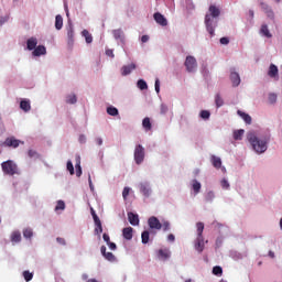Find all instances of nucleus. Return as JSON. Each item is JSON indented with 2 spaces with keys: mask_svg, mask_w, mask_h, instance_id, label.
I'll use <instances>...</instances> for the list:
<instances>
[{
  "mask_svg": "<svg viewBox=\"0 0 282 282\" xmlns=\"http://www.w3.org/2000/svg\"><path fill=\"white\" fill-rule=\"evenodd\" d=\"M247 140L251 145L252 151H254L257 155H262V153L268 151V145L270 144V140H272V134L269 130H265L260 134L248 132Z\"/></svg>",
  "mask_w": 282,
  "mask_h": 282,
  "instance_id": "f257e3e1",
  "label": "nucleus"
},
{
  "mask_svg": "<svg viewBox=\"0 0 282 282\" xmlns=\"http://www.w3.org/2000/svg\"><path fill=\"white\" fill-rule=\"evenodd\" d=\"M219 17H221V9L215 4L209 6L205 14V28L212 37L215 36V30L219 25Z\"/></svg>",
  "mask_w": 282,
  "mask_h": 282,
  "instance_id": "f03ea898",
  "label": "nucleus"
},
{
  "mask_svg": "<svg viewBox=\"0 0 282 282\" xmlns=\"http://www.w3.org/2000/svg\"><path fill=\"white\" fill-rule=\"evenodd\" d=\"M65 30L67 45L72 50V47H74V43H76V30L74 29V22H72V19H68Z\"/></svg>",
  "mask_w": 282,
  "mask_h": 282,
  "instance_id": "7ed1b4c3",
  "label": "nucleus"
},
{
  "mask_svg": "<svg viewBox=\"0 0 282 282\" xmlns=\"http://www.w3.org/2000/svg\"><path fill=\"white\" fill-rule=\"evenodd\" d=\"M1 169L4 175H17L19 173V167L17 163L12 160H8L1 163Z\"/></svg>",
  "mask_w": 282,
  "mask_h": 282,
  "instance_id": "20e7f679",
  "label": "nucleus"
},
{
  "mask_svg": "<svg viewBox=\"0 0 282 282\" xmlns=\"http://www.w3.org/2000/svg\"><path fill=\"white\" fill-rule=\"evenodd\" d=\"M137 188L139 189V193L143 195V197L149 198L153 194V189L151 188V183L149 181L140 182L137 185Z\"/></svg>",
  "mask_w": 282,
  "mask_h": 282,
  "instance_id": "39448f33",
  "label": "nucleus"
},
{
  "mask_svg": "<svg viewBox=\"0 0 282 282\" xmlns=\"http://www.w3.org/2000/svg\"><path fill=\"white\" fill-rule=\"evenodd\" d=\"M147 153L144 151V147H142V144H137L134 148V162L135 164H138V166H140V164H142V162H144V158H145Z\"/></svg>",
  "mask_w": 282,
  "mask_h": 282,
  "instance_id": "423d86ee",
  "label": "nucleus"
},
{
  "mask_svg": "<svg viewBox=\"0 0 282 282\" xmlns=\"http://www.w3.org/2000/svg\"><path fill=\"white\" fill-rule=\"evenodd\" d=\"M184 65L188 74H195V72H197V59L195 58V56L193 55L187 56L185 58Z\"/></svg>",
  "mask_w": 282,
  "mask_h": 282,
  "instance_id": "0eeeda50",
  "label": "nucleus"
},
{
  "mask_svg": "<svg viewBox=\"0 0 282 282\" xmlns=\"http://www.w3.org/2000/svg\"><path fill=\"white\" fill-rule=\"evenodd\" d=\"M112 36L115 41H117L118 45H121V47H124L127 41L124 37V31H122V29L112 30Z\"/></svg>",
  "mask_w": 282,
  "mask_h": 282,
  "instance_id": "6e6552de",
  "label": "nucleus"
},
{
  "mask_svg": "<svg viewBox=\"0 0 282 282\" xmlns=\"http://www.w3.org/2000/svg\"><path fill=\"white\" fill-rule=\"evenodd\" d=\"M148 225L151 230H162V223L155 216H151L148 219Z\"/></svg>",
  "mask_w": 282,
  "mask_h": 282,
  "instance_id": "1a4fd4ad",
  "label": "nucleus"
},
{
  "mask_svg": "<svg viewBox=\"0 0 282 282\" xmlns=\"http://www.w3.org/2000/svg\"><path fill=\"white\" fill-rule=\"evenodd\" d=\"M206 247V242L204 241V237L197 236L194 240V249L198 254H202L204 252V248Z\"/></svg>",
  "mask_w": 282,
  "mask_h": 282,
  "instance_id": "9d476101",
  "label": "nucleus"
},
{
  "mask_svg": "<svg viewBox=\"0 0 282 282\" xmlns=\"http://www.w3.org/2000/svg\"><path fill=\"white\" fill-rule=\"evenodd\" d=\"M229 78L232 87H239V85H241V76H239V73H237L235 68H230Z\"/></svg>",
  "mask_w": 282,
  "mask_h": 282,
  "instance_id": "9b49d317",
  "label": "nucleus"
},
{
  "mask_svg": "<svg viewBox=\"0 0 282 282\" xmlns=\"http://www.w3.org/2000/svg\"><path fill=\"white\" fill-rule=\"evenodd\" d=\"M153 19L155 23H158V25H161V28H166V25H169V20L166 19V17H164V14L160 12H155L153 14Z\"/></svg>",
  "mask_w": 282,
  "mask_h": 282,
  "instance_id": "f8f14e48",
  "label": "nucleus"
},
{
  "mask_svg": "<svg viewBox=\"0 0 282 282\" xmlns=\"http://www.w3.org/2000/svg\"><path fill=\"white\" fill-rule=\"evenodd\" d=\"M156 257L160 261H169V259H171V249H159Z\"/></svg>",
  "mask_w": 282,
  "mask_h": 282,
  "instance_id": "ddd939ff",
  "label": "nucleus"
},
{
  "mask_svg": "<svg viewBox=\"0 0 282 282\" xmlns=\"http://www.w3.org/2000/svg\"><path fill=\"white\" fill-rule=\"evenodd\" d=\"M151 235L155 236V231H149V230H143L141 234V243L143 246H147L150 241L153 242V237L151 238Z\"/></svg>",
  "mask_w": 282,
  "mask_h": 282,
  "instance_id": "4468645a",
  "label": "nucleus"
},
{
  "mask_svg": "<svg viewBox=\"0 0 282 282\" xmlns=\"http://www.w3.org/2000/svg\"><path fill=\"white\" fill-rule=\"evenodd\" d=\"M137 67L138 65H135V63L123 65L121 67V76H129Z\"/></svg>",
  "mask_w": 282,
  "mask_h": 282,
  "instance_id": "2eb2a0df",
  "label": "nucleus"
},
{
  "mask_svg": "<svg viewBox=\"0 0 282 282\" xmlns=\"http://www.w3.org/2000/svg\"><path fill=\"white\" fill-rule=\"evenodd\" d=\"M37 45H39V39L32 36L26 40V50H29V52H33L34 50H36Z\"/></svg>",
  "mask_w": 282,
  "mask_h": 282,
  "instance_id": "dca6fc26",
  "label": "nucleus"
},
{
  "mask_svg": "<svg viewBox=\"0 0 282 282\" xmlns=\"http://www.w3.org/2000/svg\"><path fill=\"white\" fill-rule=\"evenodd\" d=\"M45 54H47V48L44 45L36 46L32 52V56L34 57L45 56Z\"/></svg>",
  "mask_w": 282,
  "mask_h": 282,
  "instance_id": "f3484780",
  "label": "nucleus"
},
{
  "mask_svg": "<svg viewBox=\"0 0 282 282\" xmlns=\"http://www.w3.org/2000/svg\"><path fill=\"white\" fill-rule=\"evenodd\" d=\"M128 221L131 226H140V217L138 214H133V212L128 213Z\"/></svg>",
  "mask_w": 282,
  "mask_h": 282,
  "instance_id": "a211bd4d",
  "label": "nucleus"
},
{
  "mask_svg": "<svg viewBox=\"0 0 282 282\" xmlns=\"http://www.w3.org/2000/svg\"><path fill=\"white\" fill-rule=\"evenodd\" d=\"M20 109H22V111H24V113L30 112L31 109H32V105L30 104V99H22L20 101Z\"/></svg>",
  "mask_w": 282,
  "mask_h": 282,
  "instance_id": "6ab92c4d",
  "label": "nucleus"
},
{
  "mask_svg": "<svg viewBox=\"0 0 282 282\" xmlns=\"http://www.w3.org/2000/svg\"><path fill=\"white\" fill-rule=\"evenodd\" d=\"M19 144H21V141L14 138H7L4 141V147H12V149H18Z\"/></svg>",
  "mask_w": 282,
  "mask_h": 282,
  "instance_id": "aec40b11",
  "label": "nucleus"
},
{
  "mask_svg": "<svg viewBox=\"0 0 282 282\" xmlns=\"http://www.w3.org/2000/svg\"><path fill=\"white\" fill-rule=\"evenodd\" d=\"M122 237L126 239V241H131V239H133V229L131 227L123 228Z\"/></svg>",
  "mask_w": 282,
  "mask_h": 282,
  "instance_id": "412c9836",
  "label": "nucleus"
},
{
  "mask_svg": "<svg viewBox=\"0 0 282 282\" xmlns=\"http://www.w3.org/2000/svg\"><path fill=\"white\" fill-rule=\"evenodd\" d=\"M229 257H230V259H234V261H239L241 259H245V257H247V254L246 253H241V252H239L237 250H231L229 252Z\"/></svg>",
  "mask_w": 282,
  "mask_h": 282,
  "instance_id": "4be33fe9",
  "label": "nucleus"
},
{
  "mask_svg": "<svg viewBox=\"0 0 282 282\" xmlns=\"http://www.w3.org/2000/svg\"><path fill=\"white\" fill-rule=\"evenodd\" d=\"M260 6L269 19H274V11H272L270 6H268L265 2L260 3Z\"/></svg>",
  "mask_w": 282,
  "mask_h": 282,
  "instance_id": "5701e85b",
  "label": "nucleus"
},
{
  "mask_svg": "<svg viewBox=\"0 0 282 282\" xmlns=\"http://www.w3.org/2000/svg\"><path fill=\"white\" fill-rule=\"evenodd\" d=\"M192 191L194 192V195H199V193H202V183L196 178L192 181Z\"/></svg>",
  "mask_w": 282,
  "mask_h": 282,
  "instance_id": "b1692460",
  "label": "nucleus"
},
{
  "mask_svg": "<svg viewBox=\"0 0 282 282\" xmlns=\"http://www.w3.org/2000/svg\"><path fill=\"white\" fill-rule=\"evenodd\" d=\"M82 36L85 39L87 45L94 43V36L91 35V33H89L87 29L82 31Z\"/></svg>",
  "mask_w": 282,
  "mask_h": 282,
  "instance_id": "393cba45",
  "label": "nucleus"
},
{
  "mask_svg": "<svg viewBox=\"0 0 282 282\" xmlns=\"http://www.w3.org/2000/svg\"><path fill=\"white\" fill-rule=\"evenodd\" d=\"M210 162H212L214 169H221V158L213 154L210 156Z\"/></svg>",
  "mask_w": 282,
  "mask_h": 282,
  "instance_id": "a878e982",
  "label": "nucleus"
},
{
  "mask_svg": "<svg viewBox=\"0 0 282 282\" xmlns=\"http://www.w3.org/2000/svg\"><path fill=\"white\" fill-rule=\"evenodd\" d=\"M204 199L207 204H213V202H215V192L214 191H207L204 194Z\"/></svg>",
  "mask_w": 282,
  "mask_h": 282,
  "instance_id": "bb28decb",
  "label": "nucleus"
},
{
  "mask_svg": "<svg viewBox=\"0 0 282 282\" xmlns=\"http://www.w3.org/2000/svg\"><path fill=\"white\" fill-rule=\"evenodd\" d=\"M237 113H238V116H240V118L243 119V122H246V124H252V117H250V115H248L241 110H238Z\"/></svg>",
  "mask_w": 282,
  "mask_h": 282,
  "instance_id": "cd10ccee",
  "label": "nucleus"
},
{
  "mask_svg": "<svg viewBox=\"0 0 282 282\" xmlns=\"http://www.w3.org/2000/svg\"><path fill=\"white\" fill-rule=\"evenodd\" d=\"M268 75L270 76V78H276V76H279V67H276V65L274 64H271Z\"/></svg>",
  "mask_w": 282,
  "mask_h": 282,
  "instance_id": "c85d7f7f",
  "label": "nucleus"
},
{
  "mask_svg": "<svg viewBox=\"0 0 282 282\" xmlns=\"http://www.w3.org/2000/svg\"><path fill=\"white\" fill-rule=\"evenodd\" d=\"M260 34L265 36V39H272V33H270V29H268V24H263L260 29Z\"/></svg>",
  "mask_w": 282,
  "mask_h": 282,
  "instance_id": "c756f323",
  "label": "nucleus"
},
{
  "mask_svg": "<svg viewBox=\"0 0 282 282\" xmlns=\"http://www.w3.org/2000/svg\"><path fill=\"white\" fill-rule=\"evenodd\" d=\"M142 127L145 131H151V129H153V126L151 124V119L149 117H145L142 120Z\"/></svg>",
  "mask_w": 282,
  "mask_h": 282,
  "instance_id": "7c9ffc66",
  "label": "nucleus"
},
{
  "mask_svg": "<svg viewBox=\"0 0 282 282\" xmlns=\"http://www.w3.org/2000/svg\"><path fill=\"white\" fill-rule=\"evenodd\" d=\"M12 243H21V231H13L11 234Z\"/></svg>",
  "mask_w": 282,
  "mask_h": 282,
  "instance_id": "2f4dec72",
  "label": "nucleus"
},
{
  "mask_svg": "<svg viewBox=\"0 0 282 282\" xmlns=\"http://www.w3.org/2000/svg\"><path fill=\"white\" fill-rule=\"evenodd\" d=\"M55 29L63 30V15H61V14H57L55 17Z\"/></svg>",
  "mask_w": 282,
  "mask_h": 282,
  "instance_id": "473e14b6",
  "label": "nucleus"
},
{
  "mask_svg": "<svg viewBox=\"0 0 282 282\" xmlns=\"http://www.w3.org/2000/svg\"><path fill=\"white\" fill-rule=\"evenodd\" d=\"M245 129H239L234 131V140H243Z\"/></svg>",
  "mask_w": 282,
  "mask_h": 282,
  "instance_id": "72a5a7b5",
  "label": "nucleus"
},
{
  "mask_svg": "<svg viewBox=\"0 0 282 282\" xmlns=\"http://www.w3.org/2000/svg\"><path fill=\"white\" fill-rule=\"evenodd\" d=\"M95 235L99 237L102 235V221L100 220L95 221Z\"/></svg>",
  "mask_w": 282,
  "mask_h": 282,
  "instance_id": "f704fd0d",
  "label": "nucleus"
},
{
  "mask_svg": "<svg viewBox=\"0 0 282 282\" xmlns=\"http://www.w3.org/2000/svg\"><path fill=\"white\" fill-rule=\"evenodd\" d=\"M137 87L138 89H140L141 91H144V89H149V85L147 84V80L144 79H139L137 82Z\"/></svg>",
  "mask_w": 282,
  "mask_h": 282,
  "instance_id": "c9c22d12",
  "label": "nucleus"
},
{
  "mask_svg": "<svg viewBox=\"0 0 282 282\" xmlns=\"http://www.w3.org/2000/svg\"><path fill=\"white\" fill-rule=\"evenodd\" d=\"M66 102H67V105H76V102H78V98L76 97L75 94L67 95Z\"/></svg>",
  "mask_w": 282,
  "mask_h": 282,
  "instance_id": "e433bc0d",
  "label": "nucleus"
},
{
  "mask_svg": "<svg viewBox=\"0 0 282 282\" xmlns=\"http://www.w3.org/2000/svg\"><path fill=\"white\" fill-rule=\"evenodd\" d=\"M107 113H108V116H113V117H116V116H119V115H120V111L118 110V108H116V107H113V106H109V107L107 108Z\"/></svg>",
  "mask_w": 282,
  "mask_h": 282,
  "instance_id": "4c0bfd02",
  "label": "nucleus"
},
{
  "mask_svg": "<svg viewBox=\"0 0 282 282\" xmlns=\"http://www.w3.org/2000/svg\"><path fill=\"white\" fill-rule=\"evenodd\" d=\"M22 232L24 239H32V237H34V231L32 230V228H25Z\"/></svg>",
  "mask_w": 282,
  "mask_h": 282,
  "instance_id": "58836bf2",
  "label": "nucleus"
},
{
  "mask_svg": "<svg viewBox=\"0 0 282 282\" xmlns=\"http://www.w3.org/2000/svg\"><path fill=\"white\" fill-rule=\"evenodd\" d=\"M196 232H197V237H204V223L199 221L196 224Z\"/></svg>",
  "mask_w": 282,
  "mask_h": 282,
  "instance_id": "ea45409f",
  "label": "nucleus"
},
{
  "mask_svg": "<svg viewBox=\"0 0 282 282\" xmlns=\"http://www.w3.org/2000/svg\"><path fill=\"white\" fill-rule=\"evenodd\" d=\"M215 105L217 109H219V107H224V99L221 98V95L217 94L215 96Z\"/></svg>",
  "mask_w": 282,
  "mask_h": 282,
  "instance_id": "a19ab883",
  "label": "nucleus"
},
{
  "mask_svg": "<svg viewBox=\"0 0 282 282\" xmlns=\"http://www.w3.org/2000/svg\"><path fill=\"white\" fill-rule=\"evenodd\" d=\"M104 258L106 259V261H109L110 263H116L117 259L116 256L111 252H107Z\"/></svg>",
  "mask_w": 282,
  "mask_h": 282,
  "instance_id": "79ce46f5",
  "label": "nucleus"
},
{
  "mask_svg": "<svg viewBox=\"0 0 282 282\" xmlns=\"http://www.w3.org/2000/svg\"><path fill=\"white\" fill-rule=\"evenodd\" d=\"M213 274H215V276H221L224 269L220 265H216L213 268Z\"/></svg>",
  "mask_w": 282,
  "mask_h": 282,
  "instance_id": "37998d69",
  "label": "nucleus"
},
{
  "mask_svg": "<svg viewBox=\"0 0 282 282\" xmlns=\"http://www.w3.org/2000/svg\"><path fill=\"white\" fill-rule=\"evenodd\" d=\"M185 9L191 12L192 10H195V3H193V0H185Z\"/></svg>",
  "mask_w": 282,
  "mask_h": 282,
  "instance_id": "c03bdc74",
  "label": "nucleus"
},
{
  "mask_svg": "<svg viewBox=\"0 0 282 282\" xmlns=\"http://www.w3.org/2000/svg\"><path fill=\"white\" fill-rule=\"evenodd\" d=\"M23 278L24 281L30 282L32 281V279H34V273L30 272V271H23Z\"/></svg>",
  "mask_w": 282,
  "mask_h": 282,
  "instance_id": "a18cd8bd",
  "label": "nucleus"
},
{
  "mask_svg": "<svg viewBox=\"0 0 282 282\" xmlns=\"http://www.w3.org/2000/svg\"><path fill=\"white\" fill-rule=\"evenodd\" d=\"M199 118H202V120H210V112L208 110H202Z\"/></svg>",
  "mask_w": 282,
  "mask_h": 282,
  "instance_id": "49530a36",
  "label": "nucleus"
},
{
  "mask_svg": "<svg viewBox=\"0 0 282 282\" xmlns=\"http://www.w3.org/2000/svg\"><path fill=\"white\" fill-rule=\"evenodd\" d=\"M220 186L224 188V191H230V183L227 181V178H223L220 181Z\"/></svg>",
  "mask_w": 282,
  "mask_h": 282,
  "instance_id": "de8ad7c7",
  "label": "nucleus"
},
{
  "mask_svg": "<svg viewBox=\"0 0 282 282\" xmlns=\"http://www.w3.org/2000/svg\"><path fill=\"white\" fill-rule=\"evenodd\" d=\"M28 155L33 160H39V158H41V155L39 154V152H36V150H29Z\"/></svg>",
  "mask_w": 282,
  "mask_h": 282,
  "instance_id": "09e8293b",
  "label": "nucleus"
},
{
  "mask_svg": "<svg viewBox=\"0 0 282 282\" xmlns=\"http://www.w3.org/2000/svg\"><path fill=\"white\" fill-rule=\"evenodd\" d=\"M276 98H278L276 94L270 93L269 97H268V100H269L270 105H275Z\"/></svg>",
  "mask_w": 282,
  "mask_h": 282,
  "instance_id": "8fccbe9b",
  "label": "nucleus"
},
{
  "mask_svg": "<svg viewBox=\"0 0 282 282\" xmlns=\"http://www.w3.org/2000/svg\"><path fill=\"white\" fill-rule=\"evenodd\" d=\"M162 228L163 232H169V230H171V223L169 220L163 221Z\"/></svg>",
  "mask_w": 282,
  "mask_h": 282,
  "instance_id": "3c124183",
  "label": "nucleus"
},
{
  "mask_svg": "<svg viewBox=\"0 0 282 282\" xmlns=\"http://www.w3.org/2000/svg\"><path fill=\"white\" fill-rule=\"evenodd\" d=\"M66 169L70 173V175H74V163H72V161H67Z\"/></svg>",
  "mask_w": 282,
  "mask_h": 282,
  "instance_id": "603ef678",
  "label": "nucleus"
},
{
  "mask_svg": "<svg viewBox=\"0 0 282 282\" xmlns=\"http://www.w3.org/2000/svg\"><path fill=\"white\" fill-rule=\"evenodd\" d=\"M55 210H65V202L58 200Z\"/></svg>",
  "mask_w": 282,
  "mask_h": 282,
  "instance_id": "864d4df0",
  "label": "nucleus"
},
{
  "mask_svg": "<svg viewBox=\"0 0 282 282\" xmlns=\"http://www.w3.org/2000/svg\"><path fill=\"white\" fill-rule=\"evenodd\" d=\"M90 215L94 219V223L100 221V218L98 217V214H96V210H94V207L90 208Z\"/></svg>",
  "mask_w": 282,
  "mask_h": 282,
  "instance_id": "5fc2aeb1",
  "label": "nucleus"
},
{
  "mask_svg": "<svg viewBox=\"0 0 282 282\" xmlns=\"http://www.w3.org/2000/svg\"><path fill=\"white\" fill-rule=\"evenodd\" d=\"M129 193H131V187H124L122 191L123 199H127L129 197Z\"/></svg>",
  "mask_w": 282,
  "mask_h": 282,
  "instance_id": "6e6d98bb",
  "label": "nucleus"
},
{
  "mask_svg": "<svg viewBox=\"0 0 282 282\" xmlns=\"http://www.w3.org/2000/svg\"><path fill=\"white\" fill-rule=\"evenodd\" d=\"M106 56H108L109 58H116V55L113 54V50L111 48L106 50Z\"/></svg>",
  "mask_w": 282,
  "mask_h": 282,
  "instance_id": "4d7b16f0",
  "label": "nucleus"
},
{
  "mask_svg": "<svg viewBox=\"0 0 282 282\" xmlns=\"http://www.w3.org/2000/svg\"><path fill=\"white\" fill-rule=\"evenodd\" d=\"M167 112H169V106H166L165 104H161V113L164 116Z\"/></svg>",
  "mask_w": 282,
  "mask_h": 282,
  "instance_id": "13d9d810",
  "label": "nucleus"
},
{
  "mask_svg": "<svg viewBox=\"0 0 282 282\" xmlns=\"http://www.w3.org/2000/svg\"><path fill=\"white\" fill-rule=\"evenodd\" d=\"M154 89H155L156 94H160V78L155 79Z\"/></svg>",
  "mask_w": 282,
  "mask_h": 282,
  "instance_id": "bf43d9fd",
  "label": "nucleus"
},
{
  "mask_svg": "<svg viewBox=\"0 0 282 282\" xmlns=\"http://www.w3.org/2000/svg\"><path fill=\"white\" fill-rule=\"evenodd\" d=\"M219 42H220V45H228V43H230V40L228 37H221Z\"/></svg>",
  "mask_w": 282,
  "mask_h": 282,
  "instance_id": "052dcab7",
  "label": "nucleus"
},
{
  "mask_svg": "<svg viewBox=\"0 0 282 282\" xmlns=\"http://www.w3.org/2000/svg\"><path fill=\"white\" fill-rule=\"evenodd\" d=\"M224 243V238H221V237H218L217 239H216V247L217 248H221V245Z\"/></svg>",
  "mask_w": 282,
  "mask_h": 282,
  "instance_id": "680f3d73",
  "label": "nucleus"
},
{
  "mask_svg": "<svg viewBox=\"0 0 282 282\" xmlns=\"http://www.w3.org/2000/svg\"><path fill=\"white\" fill-rule=\"evenodd\" d=\"M167 241H169V243H175V235L170 234V235L167 236Z\"/></svg>",
  "mask_w": 282,
  "mask_h": 282,
  "instance_id": "e2e57ef3",
  "label": "nucleus"
},
{
  "mask_svg": "<svg viewBox=\"0 0 282 282\" xmlns=\"http://www.w3.org/2000/svg\"><path fill=\"white\" fill-rule=\"evenodd\" d=\"M107 246L110 248V250H118V246H116L115 242H108Z\"/></svg>",
  "mask_w": 282,
  "mask_h": 282,
  "instance_id": "0e129e2a",
  "label": "nucleus"
},
{
  "mask_svg": "<svg viewBox=\"0 0 282 282\" xmlns=\"http://www.w3.org/2000/svg\"><path fill=\"white\" fill-rule=\"evenodd\" d=\"M202 74L205 78H207L208 74H210V73H209L208 68L206 66H204L202 69Z\"/></svg>",
  "mask_w": 282,
  "mask_h": 282,
  "instance_id": "69168bd1",
  "label": "nucleus"
},
{
  "mask_svg": "<svg viewBox=\"0 0 282 282\" xmlns=\"http://www.w3.org/2000/svg\"><path fill=\"white\" fill-rule=\"evenodd\" d=\"M75 169L78 170V169H83L80 166V156H76V164H75Z\"/></svg>",
  "mask_w": 282,
  "mask_h": 282,
  "instance_id": "338daca9",
  "label": "nucleus"
},
{
  "mask_svg": "<svg viewBox=\"0 0 282 282\" xmlns=\"http://www.w3.org/2000/svg\"><path fill=\"white\" fill-rule=\"evenodd\" d=\"M102 239L106 243H109L111 241V238L108 236V234H104Z\"/></svg>",
  "mask_w": 282,
  "mask_h": 282,
  "instance_id": "774afa93",
  "label": "nucleus"
}]
</instances>
